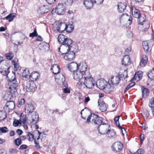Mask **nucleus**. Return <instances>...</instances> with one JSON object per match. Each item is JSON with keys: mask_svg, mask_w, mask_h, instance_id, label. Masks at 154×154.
Returning <instances> with one entry per match:
<instances>
[{"mask_svg": "<svg viewBox=\"0 0 154 154\" xmlns=\"http://www.w3.org/2000/svg\"><path fill=\"white\" fill-rule=\"evenodd\" d=\"M38 78H29V80L26 82V90L27 91L33 92L35 90L36 87L34 82L36 81Z\"/></svg>", "mask_w": 154, "mask_h": 154, "instance_id": "20e7f679", "label": "nucleus"}, {"mask_svg": "<svg viewBox=\"0 0 154 154\" xmlns=\"http://www.w3.org/2000/svg\"><path fill=\"white\" fill-rule=\"evenodd\" d=\"M28 146L27 145L25 144H23L21 145L19 148V149H24L27 148Z\"/></svg>", "mask_w": 154, "mask_h": 154, "instance_id": "774afa93", "label": "nucleus"}, {"mask_svg": "<svg viewBox=\"0 0 154 154\" xmlns=\"http://www.w3.org/2000/svg\"><path fill=\"white\" fill-rule=\"evenodd\" d=\"M141 90L142 92V96L143 98H146L147 96L149 93V90L143 86L141 87Z\"/></svg>", "mask_w": 154, "mask_h": 154, "instance_id": "2f4dec72", "label": "nucleus"}, {"mask_svg": "<svg viewBox=\"0 0 154 154\" xmlns=\"http://www.w3.org/2000/svg\"><path fill=\"white\" fill-rule=\"evenodd\" d=\"M65 5L63 3H59L56 7L57 14L59 15H63L65 13Z\"/></svg>", "mask_w": 154, "mask_h": 154, "instance_id": "6e6552de", "label": "nucleus"}, {"mask_svg": "<svg viewBox=\"0 0 154 154\" xmlns=\"http://www.w3.org/2000/svg\"><path fill=\"white\" fill-rule=\"evenodd\" d=\"M49 10L48 6L43 5L40 7L38 10V13L40 14H43L48 12Z\"/></svg>", "mask_w": 154, "mask_h": 154, "instance_id": "4be33fe9", "label": "nucleus"}, {"mask_svg": "<svg viewBox=\"0 0 154 154\" xmlns=\"http://www.w3.org/2000/svg\"><path fill=\"white\" fill-rule=\"evenodd\" d=\"M76 51H70L65 54L64 59L67 61H71L74 60L75 57V53L77 52L78 47L77 46L73 49Z\"/></svg>", "mask_w": 154, "mask_h": 154, "instance_id": "39448f33", "label": "nucleus"}, {"mask_svg": "<svg viewBox=\"0 0 154 154\" xmlns=\"http://www.w3.org/2000/svg\"><path fill=\"white\" fill-rule=\"evenodd\" d=\"M87 78H74V79L78 81L77 83L78 87H81L83 85H85Z\"/></svg>", "mask_w": 154, "mask_h": 154, "instance_id": "f3484780", "label": "nucleus"}, {"mask_svg": "<svg viewBox=\"0 0 154 154\" xmlns=\"http://www.w3.org/2000/svg\"><path fill=\"white\" fill-rule=\"evenodd\" d=\"M131 11L133 16L136 18H137L141 14L140 11L134 7H132Z\"/></svg>", "mask_w": 154, "mask_h": 154, "instance_id": "b1692460", "label": "nucleus"}, {"mask_svg": "<svg viewBox=\"0 0 154 154\" xmlns=\"http://www.w3.org/2000/svg\"><path fill=\"white\" fill-rule=\"evenodd\" d=\"M51 70L52 72L55 75L57 74L60 72V69L59 66L57 64H54L52 66Z\"/></svg>", "mask_w": 154, "mask_h": 154, "instance_id": "5701e85b", "label": "nucleus"}, {"mask_svg": "<svg viewBox=\"0 0 154 154\" xmlns=\"http://www.w3.org/2000/svg\"><path fill=\"white\" fill-rule=\"evenodd\" d=\"M27 137L28 138L29 141H32L34 139V136L33 135L29 132H28L27 133Z\"/></svg>", "mask_w": 154, "mask_h": 154, "instance_id": "49530a36", "label": "nucleus"}, {"mask_svg": "<svg viewBox=\"0 0 154 154\" xmlns=\"http://www.w3.org/2000/svg\"><path fill=\"white\" fill-rule=\"evenodd\" d=\"M131 62L129 56L128 55L125 56L122 60V66L119 73V77H127V68L126 67L131 64Z\"/></svg>", "mask_w": 154, "mask_h": 154, "instance_id": "f03ea898", "label": "nucleus"}, {"mask_svg": "<svg viewBox=\"0 0 154 154\" xmlns=\"http://www.w3.org/2000/svg\"><path fill=\"white\" fill-rule=\"evenodd\" d=\"M87 65L85 62H82L79 65L78 64L77 70L74 72L73 77H91L90 72L86 70Z\"/></svg>", "mask_w": 154, "mask_h": 154, "instance_id": "f257e3e1", "label": "nucleus"}, {"mask_svg": "<svg viewBox=\"0 0 154 154\" xmlns=\"http://www.w3.org/2000/svg\"><path fill=\"white\" fill-rule=\"evenodd\" d=\"M67 43L62 44L60 48H58L59 54L63 55L70 51H76L73 49L77 46L75 45H71L72 40H69Z\"/></svg>", "mask_w": 154, "mask_h": 154, "instance_id": "7ed1b4c3", "label": "nucleus"}, {"mask_svg": "<svg viewBox=\"0 0 154 154\" xmlns=\"http://www.w3.org/2000/svg\"><path fill=\"white\" fill-rule=\"evenodd\" d=\"M95 81L94 80L93 78H87L85 85L89 89L93 87L95 85Z\"/></svg>", "mask_w": 154, "mask_h": 154, "instance_id": "9b49d317", "label": "nucleus"}, {"mask_svg": "<svg viewBox=\"0 0 154 154\" xmlns=\"http://www.w3.org/2000/svg\"><path fill=\"white\" fill-rule=\"evenodd\" d=\"M9 131L8 129L6 127H3L0 128V135L2 133H6Z\"/></svg>", "mask_w": 154, "mask_h": 154, "instance_id": "79ce46f5", "label": "nucleus"}, {"mask_svg": "<svg viewBox=\"0 0 154 154\" xmlns=\"http://www.w3.org/2000/svg\"><path fill=\"white\" fill-rule=\"evenodd\" d=\"M154 77V68L150 70L148 74V77Z\"/></svg>", "mask_w": 154, "mask_h": 154, "instance_id": "864d4df0", "label": "nucleus"}, {"mask_svg": "<svg viewBox=\"0 0 154 154\" xmlns=\"http://www.w3.org/2000/svg\"><path fill=\"white\" fill-rule=\"evenodd\" d=\"M41 45L43 46V48L45 50H48L49 48V45L48 44L45 42H43L41 44Z\"/></svg>", "mask_w": 154, "mask_h": 154, "instance_id": "5fc2aeb1", "label": "nucleus"}, {"mask_svg": "<svg viewBox=\"0 0 154 154\" xmlns=\"http://www.w3.org/2000/svg\"><path fill=\"white\" fill-rule=\"evenodd\" d=\"M147 57L146 55H145L142 59L140 63L141 66H144L145 64L147 63Z\"/></svg>", "mask_w": 154, "mask_h": 154, "instance_id": "c9c22d12", "label": "nucleus"}, {"mask_svg": "<svg viewBox=\"0 0 154 154\" xmlns=\"http://www.w3.org/2000/svg\"><path fill=\"white\" fill-rule=\"evenodd\" d=\"M25 103V100L24 99L21 98L20 100L18 101V107H20L21 105H23Z\"/></svg>", "mask_w": 154, "mask_h": 154, "instance_id": "bf43d9fd", "label": "nucleus"}, {"mask_svg": "<svg viewBox=\"0 0 154 154\" xmlns=\"http://www.w3.org/2000/svg\"><path fill=\"white\" fill-rule=\"evenodd\" d=\"M120 117V116H117L114 119V121L115 122V125L117 126L119 129H120L122 131V129H123L124 131H125V129L122 127L120 125L119 122V119Z\"/></svg>", "mask_w": 154, "mask_h": 154, "instance_id": "473e14b6", "label": "nucleus"}, {"mask_svg": "<svg viewBox=\"0 0 154 154\" xmlns=\"http://www.w3.org/2000/svg\"><path fill=\"white\" fill-rule=\"evenodd\" d=\"M106 134H107L108 137H111L115 135V133L114 131H110L109 130V132H107Z\"/></svg>", "mask_w": 154, "mask_h": 154, "instance_id": "4d7b16f0", "label": "nucleus"}, {"mask_svg": "<svg viewBox=\"0 0 154 154\" xmlns=\"http://www.w3.org/2000/svg\"><path fill=\"white\" fill-rule=\"evenodd\" d=\"M14 143L17 146H19L22 143V141L21 140V139L18 138L16 139L14 141Z\"/></svg>", "mask_w": 154, "mask_h": 154, "instance_id": "603ef678", "label": "nucleus"}, {"mask_svg": "<svg viewBox=\"0 0 154 154\" xmlns=\"http://www.w3.org/2000/svg\"><path fill=\"white\" fill-rule=\"evenodd\" d=\"M83 3L87 9H91L94 4V2L92 0H85Z\"/></svg>", "mask_w": 154, "mask_h": 154, "instance_id": "aec40b11", "label": "nucleus"}, {"mask_svg": "<svg viewBox=\"0 0 154 154\" xmlns=\"http://www.w3.org/2000/svg\"><path fill=\"white\" fill-rule=\"evenodd\" d=\"M15 93L14 92H12L11 91L9 90L5 94L4 97V99L8 100V101L13 100Z\"/></svg>", "mask_w": 154, "mask_h": 154, "instance_id": "ddd939ff", "label": "nucleus"}, {"mask_svg": "<svg viewBox=\"0 0 154 154\" xmlns=\"http://www.w3.org/2000/svg\"><path fill=\"white\" fill-rule=\"evenodd\" d=\"M40 75L39 73L37 71H33L29 75V77L34 76V77H39L40 76Z\"/></svg>", "mask_w": 154, "mask_h": 154, "instance_id": "09e8293b", "label": "nucleus"}, {"mask_svg": "<svg viewBox=\"0 0 154 154\" xmlns=\"http://www.w3.org/2000/svg\"><path fill=\"white\" fill-rule=\"evenodd\" d=\"M61 23L59 22H56L55 23V25L54 27V29L55 31L57 32H60V25H61Z\"/></svg>", "mask_w": 154, "mask_h": 154, "instance_id": "f704fd0d", "label": "nucleus"}, {"mask_svg": "<svg viewBox=\"0 0 154 154\" xmlns=\"http://www.w3.org/2000/svg\"><path fill=\"white\" fill-rule=\"evenodd\" d=\"M66 26V24L63 23H61V25H60V32H62L63 31L66 30V28L67 27Z\"/></svg>", "mask_w": 154, "mask_h": 154, "instance_id": "a18cd8bd", "label": "nucleus"}, {"mask_svg": "<svg viewBox=\"0 0 154 154\" xmlns=\"http://www.w3.org/2000/svg\"><path fill=\"white\" fill-rule=\"evenodd\" d=\"M20 119L19 120H20L21 122H22L23 124L26 123V117L25 115L21 114L20 115Z\"/></svg>", "mask_w": 154, "mask_h": 154, "instance_id": "de8ad7c7", "label": "nucleus"}, {"mask_svg": "<svg viewBox=\"0 0 154 154\" xmlns=\"http://www.w3.org/2000/svg\"><path fill=\"white\" fill-rule=\"evenodd\" d=\"M107 82L104 79H102L100 80L99 83V88L102 90H103L106 85L107 84Z\"/></svg>", "mask_w": 154, "mask_h": 154, "instance_id": "c85d7f7f", "label": "nucleus"}, {"mask_svg": "<svg viewBox=\"0 0 154 154\" xmlns=\"http://www.w3.org/2000/svg\"><path fill=\"white\" fill-rule=\"evenodd\" d=\"M127 6L125 2H120L118 5V9L120 13H122L124 12L126 9Z\"/></svg>", "mask_w": 154, "mask_h": 154, "instance_id": "412c9836", "label": "nucleus"}, {"mask_svg": "<svg viewBox=\"0 0 154 154\" xmlns=\"http://www.w3.org/2000/svg\"><path fill=\"white\" fill-rule=\"evenodd\" d=\"M127 35L129 38H131L133 36V34L131 31H128L127 32Z\"/></svg>", "mask_w": 154, "mask_h": 154, "instance_id": "0e129e2a", "label": "nucleus"}, {"mask_svg": "<svg viewBox=\"0 0 154 154\" xmlns=\"http://www.w3.org/2000/svg\"><path fill=\"white\" fill-rule=\"evenodd\" d=\"M112 150L114 151L120 152L123 149L122 144L120 142H117L115 143L112 146Z\"/></svg>", "mask_w": 154, "mask_h": 154, "instance_id": "9d476101", "label": "nucleus"}, {"mask_svg": "<svg viewBox=\"0 0 154 154\" xmlns=\"http://www.w3.org/2000/svg\"><path fill=\"white\" fill-rule=\"evenodd\" d=\"M6 114L5 112L0 110V121L5 119L7 117Z\"/></svg>", "mask_w": 154, "mask_h": 154, "instance_id": "e433bc0d", "label": "nucleus"}, {"mask_svg": "<svg viewBox=\"0 0 154 154\" xmlns=\"http://www.w3.org/2000/svg\"><path fill=\"white\" fill-rule=\"evenodd\" d=\"M58 40L61 44H64L68 43L69 40H72L68 38L67 37L63 34H60L58 37Z\"/></svg>", "mask_w": 154, "mask_h": 154, "instance_id": "f8f14e48", "label": "nucleus"}, {"mask_svg": "<svg viewBox=\"0 0 154 154\" xmlns=\"http://www.w3.org/2000/svg\"><path fill=\"white\" fill-rule=\"evenodd\" d=\"M8 84L10 86L9 88V90L11 91L12 92L16 93V88L18 86V84L17 83L16 78H14L13 79L11 78L8 79Z\"/></svg>", "mask_w": 154, "mask_h": 154, "instance_id": "423d86ee", "label": "nucleus"}, {"mask_svg": "<svg viewBox=\"0 0 154 154\" xmlns=\"http://www.w3.org/2000/svg\"><path fill=\"white\" fill-rule=\"evenodd\" d=\"M5 55L7 59L8 60H11L14 57V54L11 52H10L8 54H6Z\"/></svg>", "mask_w": 154, "mask_h": 154, "instance_id": "c03bdc74", "label": "nucleus"}, {"mask_svg": "<svg viewBox=\"0 0 154 154\" xmlns=\"http://www.w3.org/2000/svg\"><path fill=\"white\" fill-rule=\"evenodd\" d=\"M67 87L64 88L63 89V91L65 93H68L69 94L70 93V89Z\"/></svg>", "mask_w": 154, "mask_h": 154, "instance_id": "e2e57ef3", "label": "nucleus"}, {"mask_svg": "<svg viewBox=\"0 0 154 154\" xmlns=\"http://www.w3.org/2000/svg\"><path fill=\"white\" fill-rule=\"evenodd\" d=\"M144 151L142 149H139L134 154H143Z\"/></svg>", "mask_w": 154, "mask_h": 154, "instance_id": "680f3d73", "label": "nucleus"}, {"mask_svg": "<svg viewBox=\"0 0 154 154\" xmlns=\"http://www.w3.org/2000/svg\"><path fill=\"white\" fill-rule=\"evenodd\" d=\"M98 103L100 109L102 112H105L106 110L107 105L105 102L100 100H98Z\"/></svg>", "mask_w": 154, "mask_h": 154, "instance_id": "dca6fc26", "label": "nucleus"}, {"mask_svg": "<svg viewBox=\"0 0 154 154\" xmlns=\"http://www.w3.org/2000/svg\"><path fill=\"white\" fill-rule=\"evenodd\" d=\"M64 2L65 5L66 4L67 5H70L73 2L72 0H63Z\"/></svg>", "mask_w": 154, "mask_h": 154, "instance_id": "052dcab7", "label": "nucleus"}, {"mask_svg": "<svg viewBox=\"0 0 154 154\" xmlns=\"http://www.w3.org/2000/svg\"><path fill=\"white\" fill-rule=\"evenodd\" d=\"M31 114H32L31 116L32 119L31 123L33 124H35L37 123L39 120L38 115L35 112H34Z\"/></svg>", "mask_w": 154, "mask_h": 154, "instance_id": "6ab92c4d", "label": "nucleus"}, {"mask_svg": "<svg viewBox=\"0 0 154 154\" xmlns=\"http://www.w3.org/2000/svg\"><path fill=\"white\" fill-rule=\"evenodd\" d=\"M108 80H109L110 83L113 85L118 84L120 81V78H110Z\"/></svg>", "mask_w": 154, "mask_h": 154, "instance_id": "bb28decb", "label": "nucleus"}, {"mask_svg": "<svg viewBox=\"0 0 154 154\" xmlns=\"http://www.w3.org/2000/svg\"><path fill=\"white\" fill-rule=\"evenodd\" d=\"M5 106L8 107L9 109L12 110L14 109L15 107V103L13 100L8 101Z\"/></svg>", "mask_w": 154, "mask_h": 154, "instance_id": "a878e982", "label": "nucleus"}, {"mask_svg": "<svg viewBox=\"0 0 154 154\" xmlns=\"http://www.w3.org/2000/svg\"><path fill=\"white\" fill-rule=\"evenodd\" d=\"M110 128V125L106 123H103V124L98 126L97 130L99 132L103 134H106L109 132Z\"/></svg>", "mask_w": 154, "mask_h": 154, "instance_id": "0eeeda50", "label": "nucleus"}, {"mask_svg": "<svg viewBox=\"0 0 154 154\" xmlns=\"http://www.w3.org/2000/svg\"><path fill=\"white\" fill-rule=\"evenodd\" d=\"M55 81L57 83L60 84H62L63 86L65 87H68V85L66 82H65V78H60L61 81H59L58 79H60L59 78H54Z\"/></svg>", "mask_w": 154, "mask_h": 154, "instance_id": "393cba45", "label": "nucleus"}, {"mask_svg": "<svg viewBox=\"0 0 154 154\" xmlns=\"http://www.w3.org/2000/svg\"><path fill=\"white\" fill-rule=\"evenodd\" d=\"M93 118L92 119V122L95 125H97L99 126L102 125L103 122L102 118L98 116L93 114Z\"/></svg>", "mask_w": 154, "mask_h": 154, "instance_id": "1a4fd4ad", "label": "nucleus"}, {"mask_svg": "<svg viewBox=\"0 0 154 154\" xmlns=\"http://www.w3.org/2000/svg\"><path fill=\"white\" fill-rule=\"evenodd\" d=\"M38 34L36 32V29L35 28L34 29V32L30 33L29 35V36L31 37H33L37 36Z\"/></svg>", "mask_w": 154, "mask_h": 154, "instance_id": "6e6d98bb", "label": "nucleus"}, {"mask_svg": "<svg viewBox=\"0 0 154 154\" xmlns=\"http://www.w3.org/2000/svg\"><path fill=\"white\" fill-rule=\"evenodd\" d=\"M149 106L151 108H154L152 110V113L153 114L152 111L154 110V98H152L149 100Z\"/></svg>", "mask_w": 154, "mask_h": 154, "instance_id": "ea45409f", "label": "nucleus"}, {"mask_svg": "<svg viewBox=\"0 0 154 154\" xmlns=\"http://www.w3.org/2000/svg\"><path fill=\"white\" fill-rule=\"evenodd\" d=\"M154 84V78H148L147 80V85H153Z\"/></svg>", "mask_w": 154, "mask_h": 154, "instance_id": "37998d69", "label": "nucleus"}, {"mask_svg": "<svg viewBox=\"0 0 154 154\" xmlns=\"http://www.w3.org/2000/svg\"><path fill=\"white\" fill-rule=\"evenodd\" d=\"M107 84L106 85L103 91L104 92L107 93H109L112 91L114 89V86L109 82V80H108Z\"/></svg>", "mask_w": 154, "mask_h": 154, "instance_id": "2eb2a0df", "label": "nucleus"}, {"mask_svg": "<svg viewBox=\"0 0 154 154\" xmlns=\"http://www.w3.org/2000/svg\"><path fill=\"white\" fill-rule=\"evenodd\" d=\"M29 71L28 69H26L24 70L22 73V75L23 77H26L30 75Z\"/></svg>", "mask_w": 154, "mask_h": 154, "instance_id": "3c124183", "label": "nucleus"}, {"mask_svg": "<svg viewBox=\"0 0 154 154\" xmlns=\"http://www.w3.org/2000/svg\"><path fill=\"white\" fill-rule=\"evenodd\" d=\"M143 117L145 119H147L149 115V113L147 110L146 109H144L143 113L142 114Z\"/></svg>", "mask_w": 154, "mask_h": 154, "instance_id": "a19ab883", "label": "nucleus"}, {"mask_svg": "<svg viewBox=\"0 0 154 154\" xmlns=\"http://www.w3.org/2000/svg\"><path fill=\"white\" fill-rule=\"evenodd\" d=\"M142 44L143 48L144 51H148L149 50V48L147 42L146 41H143L142 43Z\"/></svg>", "mask_w": 154, "mask_h": 154, "instance_id": "58836bf2", "label": "nucleus"}, {"mask_svg": "<svg viewBox=\"0 0 154 154\" xmlns=\"http://www.w3.org/2000/svg\"><path fill=\"white\" fill-rule=\"evenodd\" d=\"M25 112L28 115L34 112V106L32 103L28 104L25 108Z\"/></svg>", "mask_w": 154, "mask_h": 154, "instance_id": "a211bd4d", "label": "nucleus"}, {"mask_svg": "<svg viewBox=\"0 0 154 154\" xmlns=\"http://www.w3.org/2000/svg\"><path fill=\"white\" fill-rule=\"evenodd\" d=\"M21 124L20 120H15L13 122V125L14 127L17 126L19 124Z\"/></svg>", "mask_w": 154, "mask_h": 154, "instance_id": "13d9d810", "label": "nucleus"}, {"mask_svg": "<svg viewBox=\"0 0 154 154\" xmlns=\"http://www.w3.org/2000/svg\"><path fill=\"white\" fill-rule=\"evenodd\" d=\"M16 14L15 13H11L7 16L6 17L3 18L4 20H8L9 22L12 21L14 18L16 16Z\"/></svg>", "mask_w": 154, "mask_h": 154, "instance_id": "cd10ccee", "label": "nucleus"}, {"mask_svg": "<svg viewBox=\"0 0 154 154\" xmlns=\"http://www.w3.org/2000/svg\"><path fill=\"white\" fill-rule=\"evenodd\" d=\"M141 25L142 26V31H147L150 26L149 22L148 20H146L144 22L141 24Z\"/></svg>", "mask_w": 154, "mask_h": 154, "instance_id": "c756f323", "label": "nucleus"}, {"mask_svg": "<svg viewBox=\"0 0 154 154\" xmlns=\"http://www.w3.org/2000/svg\"><path fill=\"white\" fill-rule=\"evenodd\" d=\"M135 85V82H132L131 83L128 85L126 87L125 89V90L124 91V93H125L128 90L130 89L131 88Z\"/></svg>", "mask_w": 154, "mask_h": 154, "instance_id": "4c0bfd02", "label": "nucleus"}, {"mask_svg": "<svg viewBox=\"0 0 154 154\" xmlns=\"http://www.w3.org/2000/svg\"><path fill=\"white\" fill-rule=\"evenodd\" d=\"M37 131L38 133V137L37 138V140H38L40 138V135L42 134V136H43L44 137H45V134L43 132H40L39 131L37 130Z\"/></svg>", "mask_w": 154, "mask_h": 154, "instance_id": "338daca9", "label": "nucleus"}, {"mask_svg": "<svg viewBox=\"0 0 154 154\" xmlns=\"http://www.w3.org/2000/svg\"><path fill=\"white\" fill-rule=\"evenodd\" d=\"M78 64L76 63L72 62L69 63L68 66V68L69 70L72 72L73 71V75L74 72H76L77 70Z\"/></svg>", "mask_w": 154, "mask_h": 154, "instance_id": "4468645a", "label": "nucleus"}, {"mask_svg": "<svg viewBox=\"0 0 154 154\" xmlns=\"http://www.w3.org/2000/svg\"><path fill=\"white\" fill-rule=\"evenodd\" d=\"M93 114H91V115L90 116H88V118H87V121H86V122L87 123H88L89 122H90V119H92L93 118Z\"/></svg>", "mask_w": 154, "mask_h": 154, "instance_id": "69168bd1", "label": "nucleus"}, {"mask_svg": "<svg viewBox=\"0 0 154 154\" xmlns=\"http://www.w3.org/2000/svg\"><path fill=\"white\" fill-rule=\"evenodd\" d=\"M67 28H66V31L68 33L71 32L73 30L74 27L73 25L72 24H69L67 25L66 24V26Z\"/></svg>", "mask_w": 154, "mask_h": 154, "instance_id": "72a5a7b5", "label": "nucleus"}, {"mask_svg": "<svg viewBox=\"0 0 154 154\" xmlns=\"http://www.w3.org/2000/svg\"><path fill=\"white\" fill-rule=\"evenodd\" d=\"M137 22L138 24H141L144 22L146 20V17L143 14H141L139 17L137 18Z\"/></svg>", "mask_w": 154, "mask_h": 154, "instance_id": "7c9ffc66", "label": "nucleus"}, {"mask_svg": "<svg viewBox=\"0 0 154 154\" xmlns=\"http://www.w3.org/2000/svg\"><path fill=\"white\" fill-rule=\"evenodd\" d=\"M143 72L141 71H139L135 72L134 77H142Z\"/></svg>", "mask_w": 154, "mask_h": 154, "instance_id": "8fccbe9b", "label": "nucleus"}]
</instances>
